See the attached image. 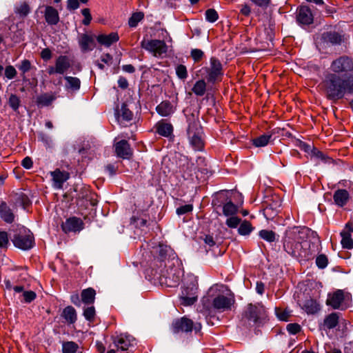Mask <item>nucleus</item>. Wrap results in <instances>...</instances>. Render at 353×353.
<instances>
[{
  "mask_svg": "<svg viewBox=\"0 0 353 353\" xmlns=\"http://www.w3.org/2000/svg\"><path fill=\"white\" fill-rule=\"evenodd\" d=\"M311 230L306 226L289 227L282 239L283 248L291 256L300 261H308L319 252L321 241L307 242Z\"/></svg>",
  "mask_w": 353,
  "mask_h": 353,
  "instance_id": "nucleus-1",
  "label": "nucleus"
},
{
  "mask_svg": "<svg viewBox=\"0 0 353 353\" xmlns=\"http://www.w3.org/2000/svg\"><path fill=\"white\" fill-rule=\"evenodd\" d=\"M323 85L326 98L334 102L343 99L347 93L346 79L336 74H327Z\"/></svg>",
  "mask_w": 353,
  "mask_h": 353,
  "instance_id": "nucleus-2",
  "label": "nucleus"
},
{
  "mask_svg": "<svg viewBox=\"0 0 353 353\" xmlns=\"http://www.w3.org/2000/svg\"><path fill=\"white\" fill-rule=\"evenodd\" d=\"M187 122L188 123L187 134L191 145L195 150H203L205 142L203 139V128L199 117L192 113L187 116Z\"/></svg>",
  "mask_w": 353,
  "mask_h": 353,
  "instance_id": "nucleus-3",
  "label": "nucleus"
},
{
  "mask_svg": "<svg viewBox=\"0 0 353 353\" xmlns=\"http://www.w3.org/2000/svg\"><path fill=\"white\" fill-rule=\"evenodd\" d=\"M199 72L205 78L208 83L212 85L221 82L224 75L223 64L216 57H211L210 65L202 67Z\"/></svg>",
  "mask_w": 353,
  "mask_h": 353,
  "instance_id": "nucleus-4",
  "label": "nucleus"
},
{
  "mask_svg": "<svg viewBox=\"0 0 353 353\" xmlns=\"http://www.w3.org/2000/svg\"><path fill=\"white\" fill-rule=\"evenodd\" d=\"M243 316L248 321H252L257 325H262L269 320L267 310L261 303H248L243 312Z\"/></svg>",
  "mask_w": 353,
  "mask_h": 353,
  "instance_id": "nucleus-5",
  "label": "nucleus"
},
{
  "mask_svg": "<svg viewBox=\"0 0 353 353\" xmlns=\"http://www.w3.org/2000/svg\"><path fill=\"white\" fill-rule=\"evenodd\" d=\"M14 232L11 240L15 247L28 250L34 245V237L29 229L24 226H17Z\"/></svg>",
  "mask_w": 353,
  "mask_h": 353,
  "instance_id": "nucleus-6",
  "label": "nucleus"
},
{
  "mask_svg": "<svg viewBox=\"0 0 353 353\" xmlns=\"http://www.w3.org/2000/svg\"><path fill=\"white\" fill-rule=\"evenodd\" d=\"M201 327L202 326L200 323H194L186 316L174 319L170 326L171 330L174 334H188L192 331L197 334L201 332Z\"/></svg>",
  "mask_w": 353,
  "mask_h": 353,
  "instance_id": "nucleus-7",
  "label": "nucleus"
},
{
  "mask_svg": "<svg viewBox=\"0 0 353 353\" xmlns=\"http://www.w3.org/2000/svg\"><path fill=\"white\" fill-rule=\"evenodd\" d=\"M282 199L276 194L266 196L263 202V215L268 220H273L281 210Z\"/></svg>",
  "mask_w": 353,
  "mask_h": 353,
  "instance_id": "nucleus-8",
  "label": "nucleus"
},
{
  "mask_svg": "<svg viewBox=\"0 0 353 353\" xmlns=\"http://www.w3.org/2000/svg\"><path fill=\"white\" fill-rule=\"evenodd\" d=\"M198 283L194 279L188 283L183 285L181 293L179 296L181 305L183 306H190L194 305L198 299Z\"/></svg>",
  "mask_w": 353,
  "mask_h": 353,
  "instance_id": "nucleus-9",
  "label": "nucleus"
},
{
  "mask_svg": "<svg viewBox=\"0 0 353 353\" xmlns=\"http://www.w3.org/2000/svg\"><path fill=\"white\" fill-rule=\"evenodd\" d=\"M141 47L149 52L152 56L160 58L168 52V46L163 40L143 39Z\"/></svg>",
  "mask_w": 353,
  "mask_h": 353,
  "instance_id": "nucleus-10",
  "label": "nucleus"
},
{
  "mask_svg": "<svg viewBox=\"0 0 353 353\" xmlns=\"http://www.w3.org/2000/svg\"><path fill=\"white\" fill-rule=\"evenodd\" d=\"M159 280L162 286L175 288L178 286L180 282L179 271L176 268H170L164 271L161 270Z\"/></svg>",
  "mask_w": 353,
  "mask_h": 353,
  "instance_id": "nucleus-11",
  "label": "nucleus"
},
{
  "mask_svg": "<svg viewBox=\"0 0 353 353\" xmlns=\"http://www.w3.org/2000/svg\"><path fill=\"white\" fill-rule=\"evenodd\" d=\"M330 68L336 74L352 72L353 59L345 55L341 56L332 62Z\"/></svg>",
  "mask_w": 353,
  "mask_h": 353,
  "instance_id": "nucleus-12",
  "label": "nucleus"
},
{
  "mask_svg": "<svg viewBox=\"0 0 353 353\" xmlns=\"http://www.w3.org/2000/svg\"><path fill=\"white\" fill-rule=\"evenodd\" d=\"M72 60L67 55H60L56 60L54 66H49L47 72L50 75L54 74H63L72 66Z\"/></svg>",
  "mask_w": 353,
  "mask_h": 353,
  "instance_id": "nucleus-13",
  "label": "nucleus"
},
{
  "mask_svg": "<svg viewBox=\"0 0 353 353\" xmlns=\"http://www.w3.org/2000/svg\"><path fill=\"white\" fill-rule=\"evenodd\" d=\"M113 343L117 350L128 351L136 345V339L130 334H121L115 337Z\"/></svg>",
  "mask_w": 353,
  "mask_h": 353,
  "instance_id": "nucleus-14",
  "label": "nucleus"
},
{
  "mask_svg": "<svg viewBox=\"0 0 353 353\" xmlns=\"http://www.w3.org/2000/svg\"><path fill=\"white\" fill-rule=\"evenodd\" d=\"M114 152L117 157L123 159H130L133 156V150L127 140L123 139L114 144Z\"/></svg>",
  "mask_w": 353,
  "mask_h": 353,
  "instance_id": "nucleus-15",
  "label": "nucleus"
},
{
  "mask_svg": "<svg viewBox=\"0 0 353 353\" xmlns=\"http://www.w3.org/2000/svg\"><path fill=\"white\" fill-rule=\"evenodd\" d=\"M84 228V223L78 217L72 216L66 219L61 225V228L65 233L80 232Z\"/></svg>",
  "mask_w": 353,
  "mask_h": 353,
  "instance_id": "nucleus-16",
  "label": "nucleus"
},
{
  "mask_svg": "<svg viewBox=\"0 0 353 353\" xmlns=\"http://www.w3.org/2000/svg\"><path fill=\"white\" fill-rule=\"evenodd\" d=\"M296 21L301 25H310L313 23L314 16L307 6H300L296 10Z\"/></svg>",
  "mask_w": 353,
  "mask_h": 353,
  "instance_id": "nucleus-17",
  "label": "nucleus"
},
{
  "mask_svg": "<svg viewBox=\"0 0 353 353\" xmlns=\"http://www.w3.org/2000/svg\"><path fill=\"white\" fill-rule=\"evenodd\" d=\"M234 300L232 297H228L223 294L216 296L212 301V305L214 309L223 312L230 310Z\"/></svg>",
  "mask_w": 353,
  "mask_h": 353,
  "instance_id": "nucleus-18",
  "label": "nucleus"
},
{
  "mask_svg": "<svg viewBox=\"0 0 353 353\" xmlns=\"http://www.w3.org/2000/svg\"><path fill=\"white\" fill-rule=\"evenodd\" d=\"M321 40L332 46L341 45L344 41V35L336 31H327L321 34Z\"/></svg>",
  "mask_w": 353,
  "mask_h": 353,
  "instance_id": "nucleus-19",
  "label": "nucleus"
},
{
  "mask_svg": "<svg viewBox=\"0 0 353 353\" xmlns=\"http://www.w3.org/2000/svg\"><path fill=\"white\" fill-rule=\"evenodd\" d=\"M156 132L161 137H170L173 134V125L166 119L159 121L154 125Z\"/></svg>",
  "mask_w": 353,
  "mask_h": 353,
  "instance_id": "nucleus-20",
  "label": "nucleus"
},
{
  "mask_svg": "<svg viewBox=\"0 0 353 353\" xmlns=\"http://www.w3.org/2000/svg\"><path fill=\"white\" fill-rule=\"evenodd\" d=\"M46 22L49 26H55L59 22L58 10L52 6H46L43 12Z\"/></svg>",
  "mask_w": 353,
  "mask_h": 353,
  "instance_id": "nucleus-21",
  "label": "nucleus"
},
{
  "mask_svg": "<svg viewBox=\"0 0 353 353\" xmlns=\"http://www.w3.org/2000/svg\"><path fill=\"white\" fill-rule=\"evenodd\" d=\"M350 194L345 189H338L333 194V200L335 205L343 208L349 202Z\"/></svg>",
  "mask_w": 353,
  "mask_h": 353,
  "instance_id": "nucleus-22",
  "label": "nucleus"
},
{
  "mask_svg": "<svg viewBox=\"0 0 353 353\" xmlns=\"http://www.w3.org/2000/svg\"><path fill=\"white\" fill-rule=\"evenodd\" d=\"M344 292L342 290H337L332 294H329L326 304L333 309H339L344 301Z\"/></svg>",
  "mask_w": 353,
  "mask_h": 353,
  "instance_id": "nucleus-23",
  "label": "nucleus"
},
{
  "mask_svg": "<svg viewBox=\"0 0 353 353\" xmlns=\"http://www.w3.org/2000/svg\"><path fill=\"white\" fill-rule=\"evenodd\" d=\"M115 115L118 122L121 124L125 121H131L133 119V113L125 103L121 104V108L116 110Z\"/></svg>",
  "mask_w": 353,
  "mask_h": 353,
  "instance_id": "nucleus-24",
  "label": "nucleus"
},
{
  "mask_svg": "<svg viewBox=\"0 0 353 353\" xmlns=\"http://www.w3.org/2000/svg\"><path fill=\"white\" fill-rule=\"evenodd\" d=\"M79 44L82 52L92 50L95 47L94 36L88 34H81L79 38Z\"/></svg>",
  "mask_w": 353,
  "mask_h": 353,
  "instance_id": "nucleus-25",
  "label": "nucleus"
},
{
  "mask_svg": "<svg viewBox=\"0 0 353 353\" xmlns=\"http://www.w3.org/2000/svg\"><path fill=\"white\" fill-rule=\"evenodd\" d=\"M353 232V226L350 223H346L343 230L341 232V245L343 248L352 249L353 248V240L351 233Z\"/></svg>",
  "mask_w": 353,
  "mask_h": 353,
  "instance_id": "nucleus-26",
  "label": "nucleus"
},
{
  "mask_svg": "<svg viewBox=\"0 0 353 353\" xmlns=\"http://www.w3.org/2000/svg\"><path fill=\"white\" fill-rule=\"evenodd\" d=\"M176 108L173 106L172 103L168 100L161 101L157 107V112L161 117H167L171 116L174 112Z\"/></svg>",
  "mask_w": 353,
  "mask_h": 353,
  "instance_id": "nucleus-27",
  "label": "nucleus"
},
{
  "mask_svg": "<svg viewBox=\"0 0 353 353\" xmlns=\"http://www.w3.org/2000/svg\"><path fill=\"white\" fill-rule=\"evenodd\" d=\"M14 214L7 203L0 201V218L7 223H12L14 221Z\"/></svg>",
  "mask_w": 353,
  "mask_h": 353,
  "instance_id": "nucleus-28",
  "label": "nucleus"
},
{
  "mask_svg": "<svg viewBox=\"0 0 353 353\" xmlns=\"http://www.w3.org/2000/svg\"><path fill=\"white\" fill-rule=\"evenodd\" d=\"M230 198L228 196V191L221 190L214 194L212 200V205L215 210L222 208Z\"/></svg>",
  "mask_w": 353,
  "mask_h": 353,
  "instance_id": "nucleus-29",
  "label": "nucleus"
},
{
  "mask_svg": "<svg viewBox=\"0 0 353 353\" xmlns=\"http://www.w3.org/2000/svg\"><path fill=\"white\" fill-rule=\"evenodd\" d=\"M51 176L54 185L58 188H61L63 183L70 178V174L68 172L61 171L58 168L51 172Z\"/></svg>",
  "mask_w": 353,
  "mask_h": 353,
  "instance_id": "nucleus-30",
  "label": "nucleus"
},
{
  "mask_svg": "<svg viewBox=\"0 0 353 353\" xmlns=\"http://www.w3.org/2000/svg\"><path fill=\"white\" fill-rule=\"evenodd\" d=\"M97 40L101 45L110 47L119 40V36L117 32H111L109 34H101L97 37Z\"/></svg>",
  "mask_w": 353,
  "mask_h": 353,
  "instance_id": "nucleus-31",
  "label": "nucleus"
},
{
  "mask_svg": "<svg viewBox=\"0 0 353 353\" xmlns=\"http://www.w3.org/2000/svg\"><path fill=\"white\" fill-rule=\"evenodd\" d=\"M65 88L68 92H75L81 88V80L74 77L65 76Z\"/></svg>",
  "mask_w": 353,
  "mask_h": 353,
  "instance_id": "nucleus-32",
  "label": "nucleus"
},
{
  "mask_svg": "<svg viewBox=\"0 0 353 353\" xmlns=\"http://www.w3.org/2000/svg\"><path fill=\"white\" fill-rule=\"evenodd\" d=\"M56 99L55 94L46 92L37 97L36 103L38 107L50 106Z\"/></svg>",
  "mask_w": 353,
  "mask_h": 353,
  "instance_id": "nucleus-33",
  "label": "nucleus"
},
{
  "mask_svg": "<svg viewBox=\"0 0 353 353\" xmlns=\"http://www.w3.org/2000/svg\"><path fill=\"white\" fill-rule=\"evenodd\" d=\"M96 291L92 288L83 290L81 293V301L88 305H92L95 301Z\"/></svg>",
  "mask_w": 353,
  "mask_h": 353,
  "instance_id": "nucleus-34",
  "label": "nucleus"
},
{
  "mask_svg": "<svg viewBox=\"0 0 353 353\" xmlns=\"http://www.w3.org/2000/svg\"><path fill=\"white\" fill-rule=\"evenodd\" d=\"M61 316L65 320L68 324H73L76 322L77 316L75 309L72 306L65 307L62 313Z\"/></svg>",
  "mask_w": 353,
  "mask_h": 353,
  "instance_id": "nucleus-35",
  "label": "nucleus"
},
{
  "mask_svg": "<svg viewBox=\"0 0 353 353\" xmlns=\"http://www.w3.org/2000/svg\"><path fill=\"white\" fill-rule=\"evenodd\" d=\"M340 314L332 312L326 316L323 320V326L327 329H333L337 326L339 321Z\"/></svg>",
  "mask_w": 353,
  "mask_h": 353,
  "instance_id": "nucleus-36",
  "label": "nucleus"
},
{
  "mask_svg": "<svg viewBox=\"0 0 353 353\" xmlns=\"http://www.w3.org/2000/svg\"><path fill=\"white\" fill-rule=\"evenodd\" d=\"M302 308L307 314H314L320 310V305L315 299L310 298L304 301Z\"/></svg>",
  "mask_w": 353,
  "mask_h": 353,
  "instance_id": "nucleus-37",
  "label": "nucleus"
},
{
  "mask_svg": "<svg viewBox=\"0 0 353 353\" xmlns=\"http://www.w3.org/2000/svg\"><path fill=\"white\" fill-rule=\"evenodd\" d=\"M18 69L21 72V76L23 81H28L26 74L32 69L36 70L35 67L33 66L28 59H23L21 63L17 65Z\"/></svg>",
  "mask_w": 353,
  "mask_h": 353,
  "instance_id": "nucleus-38",
  "label": "nucleus"
},
{
  "mask_svg": "<svg viewBox=\"0 0 353 353\" xmlns=\"http://www.w3.org/2000/svg\"><path fill=\"white\" fill-rule=\"evenodd\" d=\"M207 83L205 78L198 80L192 88V92L199 97L203 96L206 92Z\"/></svg>",
  "mask_w": 353,
  "mask_h": 353,
  "instance_id": "nucleus-39",
  "label": "nucleus"
},
{
  "mask_svg": "<svg viewBox=\"0 0 353 353\" xmlns=\"http://www.w3.org/2000/svg\"><path fill=\"white\" fill-rule=\"evenodd\" d=\"M223 214L225 216H234L238 212V207L233 203L231 199L222 207Z\"/></svg>",
  "mask_w": 353,
  "mask_h": 353,
  "instance_id": "nucleus-40",
  "label": "nucleus"
},
{
  "mask_svg": "<svg viewBox=\"0 0 353 353\" xmlns=\"http://www.w3.org/2000/svg\"><path fill=\"white\" fill-rule=\"evenodd\" d=\"M272 138V134H263L254 139H252V144L255 147H264L267 145Z\"/></svg>",
  "mask_w": 353,
  "mask_h": 353,
  "instance_id": "nucleus-41",
  "label": "nucleus"
},
{
  "mask_svg": "<svg viewBox=\"0 0 353 353\" xmlns=\"http://www.w3.org/2000/svg\"><path fill=\"white\" fill-rule=\"evenodd\" d=\"M253 230L254 227L252 223L249 221L244 220L241 223L238 228V232L240 235L247 236L249 235Z\"/></svg>",
  "mask_w": 353,
  "mask_h": 353,
  "instance_id": "nucleus-42",
  "label": "nucleus"
},
{
  "mask_svg": "<svg viewBox=\"0 0 353 353\" xmlns=\"http://www.w3.org/2000/svg\"><path fill=\"white\" fill-rule=\"evenodd\" d=\"M167 252H168V250H167L166 248L160 245L159 250H158V256H157L154 258V263L157 264L158 263H159L160 267H162V266L166 267V263L165 262V260L167 256Z\"/></svg>",
  "mask_w": 353,
  "mask_h": 353,
  "instance_id": "nucleus-43",
  "label": "nucleus"
},
{
  "mask_svg": "<svg viewBox=\"0 0 353 353\" xmlns=\"http://www.w3.org/2000/svg\"><path fill=\"white\" fill-rule=\"evenodd\" d=\"M79 347V345L74 341L62 342V353H76Z\"/></svg>",
  "mask_w": 353,
  "mask_h": 353,
  "instance_id": "nucleus-44",
  "label": "nucleus"
},
{
  "mask_svg": "<svg viewBox=\"0 0 353 353\" xmlns=\"http://www.w3.org/2000/svg\"><path fill=\"white\" fill-rule=\"evenodd\" d=\"M144 18V13L142 12H136L132 13L128 20V25L130 28H135L137 26L139 22Z\"/></svg>",
  "mask_w": 353,
  "mask_h": 353,
  "instance_id": "nucleus-45",
  "label": "nucleus"
},
{
  "mask_svg": "<svg viewBox=\"0 0 353 353\" xmlns=\"http://www.w3.org/2000/svg\"><path fill=\"white\" fill-rule=\"evenodd\" d=\"M259 236L263 240L272 243L276 239V233L272 230H261L259 233Z\"/></svg>",
  "mask_w": 353,
  "mask_h": 353,
  "instance_id": "nucleus-46",
  "label": "nucleus"
},
{
  "mask_svg": "<svg viewBox=\"0 0 353 353\" xmlns=\"http://www.w3.org/2000/svg\"><path fill=\"white\" fill-rule=\"evenodd\" d=\"M83 315L85 319L90 323H94L96 316V311L94 306L91 305L83 309Z\"/></svg>",
  "mask_w": 353,
  "mask_h": 353,
  "instance_id": "nucleus-47",
  "label": "nucleus"
},
{
  "mask_svg": "<svg viewBox=\"0 0 353 353\" xmlns=\"http://www.w3.org/2000/svg\"><path fill=\"white\" fill-rule=\"evenodd\" d=\"M190 57L192 59L194 63H199L205 57V53L201 49H192L190 52Z\"/></svg>",
  "mask_w": 353,
  "mask_h": 353,
  "instance_id": "nucleus-48",
  "label": "nucleus"
},
{
  "mask_svg": "<svg viewBox=\"0 0 353 353\" xmlns=\"http://www.w3.org/2000/svg\"><path fill=\"white\" fill-rule=\"evenodd\" d=\"M8 104L14 112H17L21 105L20 98L14 94H11L8 99Z\"/></svg>",
  "mask_w": 353,
  "mask_h": 353,
  "instance_id": "nucleus-49",
  "label": "nucleus"
},
{
  "mask_svg": "<svg viewBox=\"0 0 353 353\" xmlns=\"http://www.w3.org/2000/svg\"><path fill=\"white\" fill-rule=\"evenodd\" d=\"M30 12V8L28 3L23 2L16 8L15 12L21 17L24 18L28 16Z\"/></svg>",
  "mask_w": 353,
  "mask_h": 353,
  "instance_id": "nucleus-50",
  "label": "nucleus"
},
{
  "mask_svg": "<svg viewBox=\"0 0 353 353\" xmlns=\"http://www.w3.org/2000/svg\"><path fill=\"white\" fill-rule=\"evenodd\" d=\"M17 202L24 208L26 209L30 207L32 204L30 199L28 196L23 192L19 194L17 197Z\"/></svg>",
  "mask_w": 353,
  "mask_h": 353,
  "instance_id": "nucleus-51",
  "label": "nucleus"
},
{
  "mask_svg": "<svg viewBox=\"0 0 353 353\" xmlns=\"http://www.w3.org/2000/svg\"><path fill=\"white\" fill-rule=\"evenodd\" d=\"M176 74L178 78L185 81L188 77V70L185 65L179 64L176 67Z\"/></svg>",
  "mask_w": 353,
  "mask_h": 353,
  "instance_id": "nucleus-52",
  "label": "nucleus"
},
{
  "mask_svg": "<svg viewBox=\"0 0 353 353\" xmlns=\"http://www.w3.org/2000/svg\"><path fill=\"white\" fill-rule=\"evenodd\" d=\"M10 245L8 234L6 231H0V249L7 250Z\"/></svg>",
  "mask_w": 353,
  "mask_h": 353,
  "instance_id": "nucleus-53",
  "label": "nucleus"
},
{
  "mask_svg": "<svg viewBox=\"0 0 353 353\" xmlns=\"http://www.w3.org/2000/svg\"><path fill=\"white\" fill-rule=\"evenodd\" d=\"M148 220L146 218H141L137 216H132L130 219V223L136 228H141L146 225Z\"/></svg>",
  "mask_w": 353,
  "mask_h": 353,
  "instance_id": "nucleus-54",
  "label": "nucleus"
},
{
  "mask_svg": "<svg viewBox=\"0 0 353 353\" xmlns=\"http://www.w3.org/2000/svg\"><path fill=\"white\" fill-rule=\"evenodd\" d=\"M205 19L210 23H214L219 19L217 12L213 8L208 9L205 12Z\"/></svg>",
  "mask_w": 353,
  "mask_h": 353,
  "instance_id": "nucleus-55",
  "label": "nucleus"
},
{
  "mask_svg": "<svg viewBox=\"0 0 353 353\" xmlns=\"http://www.w3.org/2000/svg\"><path fill=\"white\" fill-rule=\"evenodd\" d=\"M241 219L239 218L238 216H230L227 220H226V225L228 227L230 228H236L237 226L241 224Z\"/></svg>",
  "mask_w": 353,
  "mask_h": 353,
  "instance_id": "nucleus-56",
  "label": "nucleus"
},
{
  "mask_svg": "<svg viewBox=\"0 0 353 353\" xmlns=\"http://www.w3.org/2000/svg\"><path fill=\"white\" fill-rule=\"evenodd\" d=\"M316 264L320 269H324L328 264V259L325 254H319L316 259Z\"/></svg>",
  "mask_w": 353,
  "mask_h": 353,
  "instance_id": "nucleus-57",
  "label": "nucleus"
},
{
  "mask_svg": "<svg viewBox=\"0 0 353 353\" xmlns=\"http://www.w3.org/2000/svg\"><path fill=\"white\" fill-rule=\"evenodd\" d=\"M97 196V194L93 192H88V197L83 201L85 202L86 208L88 207V204L92 207L97 205L98 203Z\"/></svg>",
  "mask_w": 353,
  "mask_h": 353,
  "instance_id": "nucleus-58",
  "label": "nucleus"
},
{
  "mask_svg": "<svg viewBox=\"0 0 353 353\" xmlns=\"http://www.w3.org/2000/svg\"><path fill=\"white\" fill-rule=\"evenodd\" d=\"M22 296L26 303H30L37 298V294L32 290L24 291Z\"/></svg>",
  "mask_w": 353,
  "mask_h": 353,
  "instance_id": "nucleus-59",
  "label": "nucleus"
},
{
  "mask_svg": "<svg viewBox=\"0 0 353 353\" xmlns=\"http://www.w3.org/2000/svg\"><path fill=\"white\" fill-rule=\"evenodd\" d=\"M286 330L290 334H296L301 331V327L297 323H292L287 325Z\"/></svg>",
  "mask_w": 353,
  "mask_h": 353,
  "instance_id": "nucleus-60",
  "label": "nucleus"
},
{
  "mask_svg": "<svg viewBox=\"0 0 353 353\" xmlns=\"http://www.w3.org/2000/svg\"><path fill=\"white\" fill-rule=\"evenodd\" d=\"M312 155L316 159H321L323 162H327V161L330 160L331 159L326 155H325L321 151L318 150L316 148H313V149L311 150Z\"/></svg>",
  "mask_w": 353,
  "mask_h": 353,
  "instance_id": "nucleus-61",
  "label": "nucleus"
},
{
  "mask_svg": "<svg viewBox=\"0 0 353 353\" xmlns=\"http://www.w3.org/2000/svg\"><path fill=\"white\" fill-rule=\"evenodd\" d=\"M193 210V205L187 204L182 206H180L176 208V212L178 215H183L189 212H191Z\"/></svg>",
  "mask_w": 353,
  "mask_h": 353,
  "instance_id": "nucleus-62",
  "label": "nucleus"
},
{
  "mask_svg": "<svg viewBox=\"0 0 353 353\" xmlns=\"http://www.w3.org/2000/svg\"><path fill=\"white\" fill-rule=\"evenodd\" d=\"M81 14L84 17V19L82 21V23L85 26L90 25L91 21H92V16L90 14V10L89 8H83L81 10Z\"/></svg>",
  "mask_w": 353,
  "mask_h": 353,
  "instance_id": "nucleus-63",
  "label": "nucleus"
},
{
  "mask_svg": "<svg viewBox=\"0 0 353 353\" xmlns=\"http://www.w3.org/2000/svg\"><path fill=\"white\" fill-rule=\"evenodd\" d=\"M17 74V70L14 66L10 65H8L6 67L5 76L8 79H14L16 77Z\"/></svg>",
  "mask_w": 353,
  "mask_h": 353,
  "instance_id": "nucleus-64",
  "label": "nucleus"
}]
</instances>
